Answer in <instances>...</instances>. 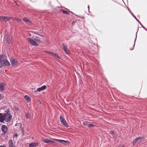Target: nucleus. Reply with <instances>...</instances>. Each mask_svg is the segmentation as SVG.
Instances as JSON below:
<instances>
[{"instance_id": "nucleus-24", "label": "nucleus", "mask_w": 147, "mask_h": 147, "mask_svg": "<svg viewBox=\"0 0 147 147\" xmlns=\"http://www.w3.org/2000/svg\"><path fill=\"white\" fill-rule=\"evenodd\" d=\"M63 13L66 14H67L69 15V11H68L66 10H62Z\"/></svg>"}, {"instance_id": "nucleus-17", "label": "nucleus", "mask_w": 147, "mask_h": 147, "mask_svg": "<svg viewBox=\"0 0 147 147\" xmlns=\"http://www.w3.org/2000/svg\"><path fill=\"white\" fill-rule=\"evenodd\" d=\"M24 98L27 102H29L30 101L31 99L28 96L25 95L24 96Z\"/></svg>"}, {"instance_id": "nucleus-13", "label": "nucleus", "mask_w": 147, "mask_h": 147, "mask_svg": "<svg viewBox=\"0 0 147 147\" xmlns=\"http://www.w3.org/2000/svg\"><path fill=\"white\" fill-rule=\"evenodd\" d=\"M39 144V143L37 142L32 143L29 144V146L30 147H35L38 146Z\"/></svg>"}, {"instance_id": "nucleus-28", "label": "nucleus", "mask_w": 147, "mask_h": 147, "mask_svg": "<svg viewBox=\"0 0 147 147\" xmlns=\"http://www.w3.org/2000/svg\"><path fill=\"white\" fill-rule=\"evenodd\" d=\"M67 141H65L64 140H61L60 143L62 144H65V143H67Z\"/></svg>"}, {"instance_id": "nucleus-3", "label": "nucleus", "mask_w": 147, "mask_h": 147, "mask_svg": "<svg viewBox=\"0 0 147 147\" xmlns=\"http://www.w3.org/2000/svg\"><path fill=\"white\" fill-rule=\"evenodd\" d=\"M60 119L61 124L64 126L68 127V124L65 120V118L62 116L61 115Z\"/></svg>"}, {"instance_id": "nucleus-26", "label": "nucleus", "mask_w": 147, "mask_h": 147, "mask_svg": "<svg viewBox=\"0 0 147 147\" xmlns=\"http://www.w3.org/2000/svg\"><path fill=\"white\" fill-rule=\"evenodd\" d=\"M138 140L137 138H136L133 141V144L134 145L137 142H138Z\"/></svg>"}, {"instance_id": "nucleus-29", "label": "nucleus", "mask_w": 147, "mask_h": 147, "mask_svg": "<svg viewBox=\"0 0 147 147\" xmlns=\"http://www.w3.org/2000/svg\"><path fill=\"white\" fill-rule=\"evenodd\" d=\"M5 17L3 16H0V20L4 21Z\"/></svg>"}, {"instance_id": "nucleus-11", "label": "nucleus", "mask_w": 147, "mask_h": 147, "mask_svg": "<svg viewBox=\"0 0 147 147\" xmlns=\"http://www.w3.org/2000/svg\"><path fill=\"white\" fill-rule=\"evenodd\" d=\"M2 63L4 66H8L10 65L9 62L7 59H4Z\"/></svg>"}, {"instance_id": "nucleus-14", "label": "nucleus", "mask_w": 147, "mask_h": 147, "mask_svg": "<svg viewBox=\"0 0 147 147\" xmlns=\"http://www.w3.org/2000/svg\"><path fill=\"white\" fill-rule=\"evenodd\" d=\"M46 88V86L45 85L41 87L38 88L37 89V91L38 92H40L42 90H44Z\"/></svg>"}, {"instance_id": "nucleus-1", "label": "nucleus", "mask_w": 147, "mask_h": 147, "mask_svg": "<svg viewBox=\"0 0 147 147\" xmlns=\"http://www.w3.org/2000/svg\"><path fill=\"white\" fill-rule=\"evenodd\" d=\"M5 121L6 122L9 121L11 119L12 116L10 113H5Z\"/></svg>"}, {"instance_id": "nucleus-5", "label": "nucleus", "mask_w": 147, "mask_h": 147, "mask_svg": "<svg viewBox=\"0 0 147 147\" xmlns=\"http://www.w3.org/2000/svg\"><path fill=\"white\" fill-rule=\"evenodd\" d=\"M1 129L4 134H6L8 130L7 127L5 125H3L2 126Z\"/></svg>"}, {"instance_id": "nucleus-22", "label": "nucleus", "mask_w": 147, "mask_h": 147, "mask_svg": "<svg viewBox=\"0 0 147 147\" xmlns=\"http://www.w3.org/2000/svg\"><path fill=\"white\" fill-rule=\"evenodd\" d=\"M25 116L27 119H30L31 115L29 112H27L25 114Z\"/></svg>"}, {"instance_id": "nucleus-18", "label": "nucleus", "mask_w": 147, "mask_h": 147, "mask_svg": "<svg viewBox=\"0 0 147 147\" xmlns=\"http://www.w3.org/2000/svg\"><path fill=\"white\" fill-rule=\"evenodd\" d=\"M12 18L11 17H5L4 20V22H6L8 21Z\"/></svg>"}, {"instance_id": "nucleus-30", "label": "nucleus", "mask_w": 147, "mask_h": 147, "mask_svg": "<svg viewBox=\"0 0 147 147\" xmlns=\"http://www.w3.org/2000/svg\"><path fill=\"white\" fill-rule=\"evenodd\" d=\"M53 140L56 141L58 142H59L60 143L61 142V140H59V139H53Z\"/></svg>"}, {"instance_id": "nucleus-23", "label": "nucleus", "mask_w": 147, "mask_h": 147, "mask_svg": "<svg viewBox=\"0 0 147 147\" xmlns=\"http://www.w3.org/2000/svg\"><path fill=\"white\" fill-rule=\"evenodd\" d=\"M4 58L2 55H0V63H2L4 60Z\"/></svg>"}, {"instance_id": "nucleus-6", "label": "nucleus", "mask_w": 147, "mask_h": 147, "mask_svg": "<svg viewBox=\"0 0 147 147\" xmlns=\"http://www.w3.org/2000/svg\"><path fill=\"white\" fill-rule=\"evenodd\" d=\"M12 38V36H5L4 37L5 39L8 43H10L11 42Z\"/></svg>"}, {"instance_id": "nucleus-39", "label": "nucleus", "mask_w": 147, "mask_h": 147, "mask_svg": "<svg viewBox=\"0 0 147 147\" xmlns=\"http://www.w3.org/2000/svg\"><path fill=\"white\" fill-rule=\"evenodd\" d=\"M120 147H124V146L123 145H122V146H120Z\"/></svg>"}, {"instance_id": "nucleus-34", "label": "nucleus", "mask_w": 147, "mask_h": 147, "mask_svg": "<svg viewBox=\"0 0 147 147\" xmlns=\"http://www.w3.org/2000/svg\"><path fill=\"white\" fill-rule=\"evenodd\" d=\"M18 135L17 134H16L14 136V137H15L16 138H17L18 137Z\"/></svg>"}, {"instance_id": "nucleus-37", "label": "nucleus", "mask_w": 147, "mask_h": 147, "mask_svg": "<svg viewBox=\"0 0 147 147\" xmlns=\"http://www.w3.org/2000/svg\"><path fill=\"white\" fill-rule=\"evenodd\" d=\"M114 132L113 131H111V134H114Z\"/></svg>"}, {"instance_id": "nucleus-36", "label": "nucleus", "mask_w": 147, "mask_h": 147, "mask_svg": "<svg viewBox=\"0 0 147 147\" xmlns=\"http://www.w3.org/2000/svg\"><path fill=\"white\" fill-rule=\"evenodd\" d=\"M143 28L146 31V30H147V29L144 26H143Z\"/></svg>"}, {"instance_id": "nucleus-16", "label": "nucleus", "mask_w": 147, "mask_h": 147, "mask_svg": "<svg viewBox=\"0 0 147 147\" xmlns=\"http://www.w3.org/2000/svg\"><path fill=\"white\" fill-rule=\"evenodd\" d=\"M137 138L138 141V142H140L143 141L145 138L143 137L140 136Z\"/></svg>"}, {"instance_id": "nucleus-41", "label": "nucleus", "mask_w": 147, "mask_h": 147, "mask_svg": "<svg viewBox=\"0 0 147 147\" xmlns=\"http://www.w3.org/2000/svg\"><path fill=\"white\" fill-rule=\"evenodd\" d=\"M146 31H147V30H146Z\"/></svg>"}, {"instance_id": "nucleus-40", "label": "nucleus", "mask_w": 147, "mask_h": 147, "mask_svg": "<svg viewBox=\"0 0 147 147\" xmlns=\"http://www.w3.org/2000/svg\"><path fill=\"white\" fill-rule=\"evenodd\" d=\"M88 8L89 9V5H88Z\"/></svg>"}, {"instance_id": "nucleus-20", "label": "nucleus", "mask_w": 147, "mask_h": 147, "mask_svg": "<svg viewBox=\"0 0 147 147\" xmlns=\"http://www.w3.org/2000/svg\"><path fill=\"white\" fill-rule=\"evenodd\" d=\"M137 32H137L136 33V38H135V40H134V45H133V48H132V49H131V48H130V50H132L134 49V47L135 46V42H136V39H137Z\"/></svg>"}, {"instance_id": "nucleus-33", "label": "nucleus", "mask_w": 147, "mask_h": 147, "mask_svg": "<svg viewBox=\"0 0 147 147\" xmlns=\"http://www.w3.org/2000/svg\"><path fill=\"white\" fill-rule=\"evenodd\" d=\"M135 19L139 24H140V23H141L140 21L137 19V18L136 19Z\"/></svg>"}, {"instance_id": "nucleus-38", "label": "nucleus", "mask_w": 147, "mask_h": 147, "mask_svg": "<svg viewBox=\"0 0 147 147\" xmlns=\"http://www.w3.org/2000/svg\"><path fill=\"white\" fill-rule=\"evenodd\" d=\"M140 25H141V26H142V28H143V26H144L143 25H142V24L141 23H140Z\"/></svg>"}, {"instance_id": "nucleus-4", "label": "nucleus", "mask_w": 147, "mask_h": 147, "mask_svg": "<svg viewBox=\"0 0 147 147\" xmlns=\"http://www.w3.org/2000/svg\"><path fill=\"white\" fill-rule=\"evenodd\" d=\"M27 40L29 42V43L32 45L36 46L38 45V44L35 41L32 39L31 38H27Z\"/></svg>"}, {"instance_id": "nucleus-19", "label": "nucleus", "mask_w": 147, "mask_h": 147, "mask_svg": "<svg viewBox=\"0 0 147 147\" xmlns=\"http://www.w3.org/2000/svg\"><path fill=\"white\" fill-rule=\"evenodd\" d=\"M34 40L38 42H41L40 39L38 37L35 36L34 38Z\"/></svg>"}, {"instance_id": "nucleus-31", "label": "nucleus", "mask_w": 147, "mask_h": 147, "mask_svg": "<svg viewBox=\"0 0 147 147\" xmlns=\"http://www.w3.org/2000/svg\"><path fill=\"white\" fill-rule=\"evenodd\" d=\"M15 19V20H16V21H18V22H20V19L19 18H16Z\"/></svg>"}, {"instance_id": "nucleus-21", "label": "nucleus", "mask_w": 147, "mask_h": 147, "mask_svg": "<svg viewBox=\"0 0 147 147\" xmlns=\"http://www.w3.org/2000/svg\"><path fill=\"white\" fill-rule=\"evenodd\" d=\"M47 53H49L51 54H52V55L55 56V57H57V58H58L59 59H60V56L56 53L54 54L51 52H47Z\"/></svg>"}, {"instance_id": "nucleus-35", "label": "nucleus", "mask_w": 147, "mask_h": 147, "mask_svg": "<svg viewBox=\"0 0 147 147\" xmlns=\"http://www.w3.org/2000/svg\"><path fill=\"white\" fill-rule=\"evenodd\" d=\"M0 147H6V146L5 145H1L0 146Z\"/></svg>"}, {"instance_id": "nucleus-2", "label": "nucleus", "mask_w": 147, "mask_h": 147, "mask_svg": "<svg viewBox=\"0 0 147 147\" xmlns=\"http://www.w3.org/2000/svg\"><path fill=\"white\" fill-rule=\"evenodd\" d=\"M10 62L12 66L14 67H17L18 65V62L17 59L13 58H11L10 59Z\"/></svg>"}, {"instance_id": "nucleus-32", "label": "nucleus", "mask_w": 147, "mask_h": 147, "mask_svg": "<svg viewBox=\"0 0 147 147\" xmlns=\"http://www.w3.org/2000/svg\"><path fill=\"white\" fill-rule=\"evenodd\" d=\"M3 98V96L1 94H0V100L2 99Z\"/></svg>"}, {"instance_id": "nucleus-7", "label": "nucleus", "mask_w": 147, "mask_h": 147, "mask_svg": "<svg viewBox=\"0 0 147 147\" xmlns=\"http://www.w3.org/2000/svg\"><path fill=\"white\" fill-rule=\"evenodd\" d=\"M42 141L44 142L47 143H51L53 144L54 143V141L50 140L48 139H43Z\"/></svg>"}, {"instance_id": "nucleus-25", "label": "nucleus", "mask_w": 147, "mask_h": 147, "mask_svg": "<svg viewBox=\"0 0 147 147\" xmlns=\"http://www.w3.org/2000/svg\"><path fill=\"white\" fill-rule=\"evenodd\" d=\"M128 10H129V12L131 14L132 16L135 19H136V16H134V15L133 13L131 11L130 9L129 8H128Z\"/></svg>"}, {"instance_id": "nucleus-8", "label": "nucleus", "mask_w": 147, "mask_h": 147, "mask_svg": "<svg viewBox=\"0 0 147 147\" xmlns=\"http://www.w3.org/2000/svg\"><path fill=\"white\" fill-rule=\"evenodd\" d=\"M5 85L2 82H0V91H3L5 89Z\"/></svg>"}, {"instance_id": "nucleus-27", "label": "nucleus", "mask_w": 147, "mask_h": 147, "mask_svg": "<svg viewBox=\"0 0 147 147\" xmlns=\"http://www.w3.org/2000/svg\"><path fill=\"white\" fill-rule=\"evenodd\" d=\"M85 123L86 124H87L88 125V126L89 127H93L94 126V125L93 124H88V123L87 122L86 123Z\"/></svg>"}, {"instance_id": "nucleus-9", "label": "nucleus", "mask_w": 147, "mask_h": 147, "mask_svg": "<svg viewBox=\"0 0 147 147\" xmlns=\"http://www.w3.org/2000/svg\"><path fill=\"white\" fill-rule=\"evenodd\" d=\"M5 113L3 115V114L0 113V122L1 123H3L5 120Z\"/></svg>"}, {"instance_id": "nucleus-12", "label": "nucleus", "mask_w": 147, "mask_h": 147, "mask_svg": "<svg viewBox=\"0 0 147 147\" xmlns=\"http://www.w3.org/2000/svg\"><path fill=\"white\" fill-rule=\"evenodd\" d=\"M9 147H15L14 144L11 140H9L8 142Z\"/></svg>"}, {"instance_id": "nucleus-10", "label": "nucleus", "mask_w": 147, "mask_h": 147, "mask_svg": "<svg viewBox=\"0 0 147 147\" xmlns=\"http://www.w3.org/2000/svg\"><path fill=\"white\" fill-rule=\"evenodd\" d=\"M62 46L63 47V49L64 51L67 54H69L70 52L68 50L67 47H66L64 44H62Z\"/></svg>"}, {"instance_id": "nucleus-15", "label": "nucleus", "mask_w": 147, "mask_h": 147, "mask_svg": "<svg viewBox=\"0 0 147 147\" xmlns=\"http://www.w3.org/2000/svg\"><path fill=\"white\" fill-rule=\"evenodd\" d=\"M23 20L24 22L28 24H30L32 23L31 21L26 17H24L23 19Z\"/></svg>"}]
</instances>
